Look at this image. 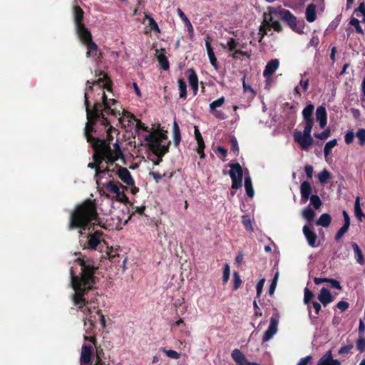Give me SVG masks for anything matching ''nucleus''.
Here are the masks:
<instances>
[{
    "mask_svg": "<svg viewBox=\"0 0 365 365\" xmlns=\"http://www.w3.org/2000/svg\"><path fill=\"white\" fill-rule=\"evenodd\" d=\"M106 88L110 91V81L106 74L101 73L98 79L85 91L84 103L88 120L86 127L90 125V130H93V124L96 120L107 127L110 121L109 116L118 118L120 115L117 101L107 98L104 91Z\"/></svg>",
    "mask_w": 365,
    "mask_h": 365,
    "instance_id": "nucleus-1",
    "label": "nucleus"
},
{
    "mask_svg": "<svg viewBox=\"0 0 365 365\" xmlns=\"http://www.w3.org/2000/svg\"><path fill=\"white\" fill-rule=\"evenodd\" d=\"M76 263L80 267V275H75L73 267L70 270L71 285L74 290L73 302L86 316L84 319V326L86 327V331L89 334L93 324L92 320L88 317L91 313V308L86 307L88 301L86 299L85 295L95 284L96 267L91 264V262L86 261L83 259H78Z\"/></svg>",
    "mask_w": 365,
    "mask_h": 365,
    "instance_id": "nucleus-2",
    "label": "nucleus"
},
{
    "mask_svg": "<svg viewBox=\"0 0 365 365\" xmlns=\"http://www.w3.org/2000/svg\"><path fill=\"white\" fill-rule=\"evenodd\" d=\"M93 130H90V125L85 128V135L87 141L91 144L95 151L93 155L94 163H89L88 167L96 169L95 177L97 178L100 174L109 173L110 171L108 168H104L103 165H101L103 161L106 160L107 164L112 165L120 158L121 151L117 140L112 143L113 140V133L116 132L112 126H109L106 129V138L103 139L93 137L91 135Z\"/></svg>",
    "mask_w": 365,
    "mask_h": 365,
    "instance_id": "nucleus-3",
    "label": "nucleus"
},
{
    "mask_svg": "<svg viewBox=\"0 0 365 365\" xmlns=\"http://www.w3.org/2000/svg\"><path fill=\"white\" fill-rule=\"evenodd\" d=\"M89 223L101 225L95 205L91 201H86L77 206L72 213L69 227L84 228Z\"/></svg>",
    "mask_w": 365,
    "mask_h": 365,
    "instance_id": "nucleus-4",
    "label": "nucleus"
},
{
    "mask_svg": "<svg viewBox=\"0 0 365 365\" xmlns=\"http://www.w3.org/2000/svg\"><path fill=\"white\" fill-rule=\"evenodd\" d=\"M314 106L313 104H309L302 110L303 123L304 128L303 131H295L293 134L294 140L304 150H308L313 144L314 139L311 135L312 129L314 125L313 113Z\"/></svg>",
    "mask_w": 365,
    "mask_h": 365,
    "instance_id": "nucleus-5",
    "label": "nucleus"
},
{
    "mask_svg": "<svg viewBox=\"0 0 365 365\" xmlns=\"http://www.w3.org/2000/svg\"><path fill=\"white\" fill-rule=\"evenodd\" d=\"M74 21L76 33L83 44L86 46V56L97 58L98 56V46L92 41L91 32L83 23V11L79 7H74Z\"/></svg>",
    "mask_w": 365,
    "mask_h": 365,
    "instance_id": "nucleus-6",
    "label": "nucleus"
},
{
    "mask_svg": "<svg viewBox=\"0 0 365 365\" xmlns=\"http://www.w3.org/2000/svg\"><path fill=\"white\" fill-rule=\"evenodd\" d=\"M277 15H279L284 21H285L289 26L297 32L302 34L303 31L297 29V19L295 16L288 10H281L277 11L274 8H268V12L264 14V23L265 26L272 28L276 31L282 30L281 25L278 21L274 20Z\"/></svg>",
    "mask_w": 365,
    "mask_h": 365,
    "instance_id": "nucleus-7",
    "label": "nucleus"
},
{
    "mask_svg": "<svg viewBox=\"0 0 365 365\" xmlns=\"http://www.w3.org/2000/svg\"><path fill=\"white\" fill-rule=\"evenodd\" d=\"M145 140L149 145L150 150L158 157V160L154 163L158 165L162 160V157L168 152L170 141L168 140L165 133L155 130L145 136Z\"/></svg>",
    "mask_w": 365,
    "mask_h": 365,
    "instance_id": "nucleus-8",
    "label": "nucleus"
},
{
    "mask_svg": "<svg viewBox=\"0 0 365 365\" xmlns=\"http://www.w3.org/2000/svg\"><path fill=\"white\" fill-rule=\"evenodd\" d=\"M104 187L107 191L114 195L113 197L117 201L123 203L128 201V198L125 194V190H127V187L118 181L110 180L106 182Z\"/></svg>",
    "mask_w": 365,
    "mask_h": 365,
    "instance_id": "nucleus-9",
    "label": "nucleus"
},
{
    "mask_svg": "<svg viewBox=\"0 0 365 365\" xmlns=\"http://www.w3.org/2000/svg\"><path fill=\"white\" fill-rule=\"evenodd\" d=\"M229 166L230 168L229 174L232 180V188L238 189L242 185V168L238 163H231Z\"/></svg>",
    "mask_w": 365,
    "mask_h": 365,
    "instance_id": "nucleus-10",
    "label": "nucleus"
},
{
    "mask_svg": "<svg viewBox=\"0 0 365 365\" xmlns=\"http://www.w3.org/2000/svg\"><path fill=\"white\" fill-rule=\"evenodd\" d=\"M116 170L112 169L110 172L115 173L121 181L126 185H133L134 179L131 175L130 171L125 168L118 165L115 166Z\"/></svg>",
    "mask_w": 365,
    "mask_h": 365,
    "instance_id": "nucleus-11",
    "label": "nucleus"
},
{
    "mask_svg": "<svg viewBox=\"0 0 365 365\" xmlns=\"http://www.w3.org/2000/svg\"><path fill=\"white\" fill-rule=\"evenodd\" d=\"M302 231L304 235L307 239L308 245L311 247H317L318 246V243L317 241V235L314 232V229L312 227L306 225L303 227Z\"/></svg>",
    "mask_w": 365,
    "mask_h": 365,
    "instance_id": "nucleus-12",
    "label": "nucleus"
},
{
    "mask_svg": "<svg viewBox=\"0 0 365 365\" xmlns=\"http://www.w3.org/2000/svg\"><path fill=\"white\" fill-rule=\"evenodd\" d=\"M102 233L96 231L93 234H91L88 237V242L85 245V249L96 250L102 242Z\"/></svg>",
    "mask_w": 365,
    "mask_h": 365,
    "instance_id": "nucleus-13",
    "label": "nucleus"
},
{
    "mask_svg": "<svg viewBox=\"0 0 365 365\" xmlns=\"http://www.w3.org/2000/svg\"><path fill=\"white\" fill-rule=\"evenodd\" d=\"M279 323V318L277 316L272 317L270 318V323L267 330L264 332L263 336V341H268L277 331V326Z\"/></svg>",
    "mask_w": 365,
    "mask_h": 365,
    "instance_id": "nucleus-14",
    "label": "nucleus"
},
{
    "mask_svg": "<svg viewBox=\"0 0 365 365\" xmlns=\"http://www.w3.org/2000/svg\"><path fill=\"white\" fill-rule=\"evenodd\" d=\"M300 202L302 204H304L307 202L308 199L310 198L312 193V186L309 182L304 181L302 182L300 185Z\"/></svg>",
    "mask_w": 365,
    "mask_h": 365,
    "instance_id": "nucleus-15",
    "label": "nucleus"
},
{
    "mask_svg": "<svg viewBox=\"0 0 365 365\" xmlns=\"http://www.w3.org/2000/svg\"><path fill=\"white\" fill-rule=\"evenodd\" d=\"M231 356L236 365H251V362L247 361L245 355L238 349L232 350Z\"/></svg>",
    "mask_w": 365,
    "mask_h": 365,
    "instance_id": "nucleus-16",
    "label": "nucleus"
},
{
    "mask_svg": "<svg viewBox=\"0 0 365 365\" xmlns=\"http://www.w3.org/2000/svg\"><path fill=\"white\" fill-rule=\"evenodd\" d=\"M316 119L321 128H324L327 123V113L324 106H319L316 110Z\"/></svg>",
    "mask_w": 365,
    "mask_h": 365,
    "instance_id": "nucleus-17",
    "label": "nucleus"
},
{
    "mask_svg": "<svg viewBox=\"0 0 365 365\" xmlns=\"http://www.w3.org/2000/svg\"><path fill=\"white\" fill-rule=\"evenodd\" d=\"M317 365H341L337 359H334L331 351H328L318 361Z\"/></svg>",
    "mask_w": 365,
    "mask_h": 365,
    "instance_id": "nucleus-18",
    "label": "nucleus"
},
{
    "mask_svg": "<svg viewBox=\"0 0 365 365\" xmlns=\"http://www.w3.org/2000/svg\"><path fill=\"white\" fill-rule=\"evenodd\" d=\"M318 299L324 306H327L329 303L332 302L334 298L329 289L323 287L321 289L318 295Z\"/></svg>",
    "mask_w": 365,
    "mask_h": 365,
    "instance_id": "nucleus-19",
    "label": "nucleus"
},
{
    "mask_svg": "<svg viewBox=\"0 0 365 365\" xmlns=\"http://www.w3.org/2000/svg\"><path fill=\"white\" fill-rule=\"evenodd\" d=\"M279 62L277 59L271 60L267 63L263 71V75L265 77L272 76L278 68Z\"/></svg>",
    "mask_w": 365,
    "mask_h": 365,
    "instance_id": "nucleus-20",
    "label": "nucleus"
},
{
    "mask_svg": "<svg viewBox=\"0 0 365 365\" xmlns=\"http://www.w3.org/2000/svg\"><path fill=\"white\" fill-rule=\"evenodd\" d=\"M205 46H206V50H207V56L210 59V63L215 68V69L217 70L218 68L217 58L215 57L214 51L211 46V44H210V42L208 38H207V39L205 40Z\"/></svg>",
    "mask_w": 365,
    "mask_h": 365,
    "instance_id": "nucleus-21",
    "label": "nucleus"
},
{
    "mask_svg": "<svg viewBox=\"0 0 365 365\" xmlns=\"http://www.w3.org/2000/svg\"><path fill=\"white\" fill-rule=\"evenodd\" d=\"M91 357V346H83L81 355V361L83 364H88Z\"/></svg>",
    "mask_w": 365,
    "mask_h": 365,
    "instance_id": "nucleus-22",
    "label": "nucleus"
},
{
    "mask_svg": "<svg viewBox=\"0 0 365 365\" xmlns=\"http://www.w3.org/2000/svg\"><path fill=\"white\" fill-rule=\"evenodd\" d=\"M189 72H190V74L188 76L189 84H190V87L192 88V89H193L195 93H196L198 90L197 76L192 69H190L189 71Z\"/></svg>",
    "mask_w": 365,
    "mask_h": 365,
    "instance_id": "nucleus-23",
    "label": "nucleus"
},
{
    "mask_svg": "<svg viewBox=\"0 0 365 365\" xmlns=\"http://www.w3.org/2000/svg\"><path fill=\"white\" fill-rule=\"evenodd\" d=\"M351 246L353 247V250L354 252V257H355L356 262L359 264L363 265L364 264V255L362 254V252H361L360 247L355 242H353L351 244Z\"/></svg>",
    "mask_w": 365,
    "mask_h": 365,
    "instance_id": "nucleus-24",
    "label": "nucleus"
},
{
    "mask_svg": "<svg viewBox=\"0 0 365 365\" xmlns=\"http://www.w3.org/2000/svg\"><path fill=\"white\" fill-rule=\"evenodd\" d=\"M306 19L308 22H313L316 19V6L311 4L306 9Z\"/></svg>",
    "mask_w": 365,
    "mask_h": 365,
    "instance_id": "nucleus-25",
    "label": "nucleus"
},
{
    "mask_svg": "<svg viewBox=\"0 0 365 365\" xmlns=\"http://www.w3.org/2000/svg\"><path fill=\"white\" fill-rule=\"evenodd\" d=\"M331 221V216L327 213H324L319 217L318 220L316 222V225L322 226L324 227H327L330 225Z\"/></svg>",
    "mask_w": 365,
    "mask_h": 365,
    "instance_id": "nucleus-26",
    "label": "nucleus"
},
{
    "mask_svg": "<svg viewBox=\"0 0 365 365\" xmlns=\"http://www.w3.org/2000/svg\"><path fill=\"white\" fill-rule=\"evenodd\" d=\"M244 185L247 196L252 197L254 196L255 192L252 187L251 178L249 175L245 177Z\"/></svg>",
    "mask_w": 365,
    "mask_h": 365,
    "instance_id": "nucleus-27",
    "label": "nucleus"
},
{
    "mask_svg": "<svg viewBox=\"0 0 365 365\" xmlns=\"http://www.w3.org/2000/svg\"><path fill=\"white\" fill-rule=\"evenodd\" d=\"M157 58L158 61L163 70H168L169 68L168 61L163 52L157 51Z\"/></svg>",
    "mask_w": 365,
    "mask_h": 365,
    "instance_id": "nucleus-28",
    "label": "nucleus"
},
{
    "mask_svg": "<svg viewBox=\"0 0 365 365\" xmlns=\"http://www.w3.org/2000/svg\"><path fill=\"white\" fill-rule=\"evenodd\" d=\"M195 137L198 145L197 153H200V150L205 148V143L197 126H195Z\"/></svg>",
    "mask_w": 365,
    "mask_h": 365,
    "instance_id": "nucleus-29",
    "label": "nucleus"
},
{
    "mask_svg": "<svg viewBox=\"0 0 365 365\" xmlns=\"http://www.w3.org/2000/svg\"><path fill=\"white\" fill-rule=\"evenodd\" d=\"M302 217L307 220L311 222L315 217V212L310 207V205L305 207L302 212Z\"/></svg>",
    "mask_w": 365,
    "mask_h": 365,
    "instance_id": "nucleus-30",
    "label": "nucleus"
},
{
    "mask_svg": "<svg viewBox=\"0 0 365 365\" xmlns=\"http://www.w3.org/2000/svg\"><path fill=\"white\" fill-rule=\"evenodd\" d=\"M354 213L356 218H358L359 220H362V218L364 217V215L360 206V197L359 196H357L355 200Z\"/></svg>",
    "mask_w": 365,
    "mask_h": 365,
    "instance_id": "nucleus-31",
    "label": "nucleus"
},
{
    "mask_svg": "<svg viewBox=\"0 0 365 365\" xmlns=\"http://www.w3.org/2000/svg\"><path fill=\"white\" fill-rule=\"evenodd\" d=\"M178 88L180 91V98H185L187 96V86L182 79H178Z\"/></svg>",
    "mask_w": 365,
    "mask_h": 365,
    "instance_id": "nucleus-32",
    "label": "nucleus"
},
{
    "mask_svg": "<svg viewBox=\"0 0 365 365\" xmlns=\"http://www.w3.org/2000/svg\"><path fill=\"white\" fill-rule=\"evenodd\" d=\"M336 144L337 140L336 139L331 140L325 144L324 148L325 157H327L330 154L332 148H334L336 145Z\"/></svg>",
    "mask_w": 365,
    "mask_h": 365,
    "instance_id": "nucleus-33",
    "label": "nucleus"
},
{
    "mask_svg": "<svg viewBox=\"0 0 365 365\" xmlns=\"http://www.w3.org/2000/svg\"><path fill=\"white\" fill-rule=\"evenodd\" d=\"M160 350L169 358L178 359L180 357V354L175 350H167L163 347H161Z\"/></svg>",
    "mask_w": 365,
    "mask_h": 365,
    "instance_id": "nucleus-34",
    "label": "nucleus"
},
{
    "mask_svg": "<svg viewBox=\"0 0 365 365\" xmlns=\"http://www.w3.org/2000/svg\"><path fill=\"white\" fill-rule=\"evenodd\" d=\"M225 99L222 96V97L214 101L213 102H212L209 106L210 111L213 112L214 110H216L217 108L222 106L223 105V103H225Z\"/></svg>",
    "mask_w": 365,
    "mask_h": 365,
    "instance_id": "nucleus-35",
    "label": "nucleus"
},
{
    "mask_svg": "<svg viewBox=\"0 0 365 365\" xmlns=\"http://www.w3.org/2000/svg\"><path fill=\"white\" fill-rule=\"evenodd\" d=\"M309 199L310 205H312L316 210L319 209L322 205V201L318 195H312Z\"/></svg>",
    "mask_w": 365,
    "mask_h": 365,
    "instance_id": "nucleus-36",
    "label": "nucleus"
},
{
    "mask_svg": "<svg viewBox=\"0 0 365 365\" xmlns=\"http://www.w3.org/2000/svg\"><path fill=\"white\" fill-rule=\"evenodd\" d=\"M349 24L351 26H354L356 31L357 33L361 34H364L363 29H362L361 26H360L359 21L356 18L351 17L350 19Z\"/></svg>",
    "mask_w": 365,
    "mask_h": 365,
    "instance_id": "nucleus-37",
    "label": "nucleus"
},
{
    "mask_svg": "<svg viewBox=\"0 0 365 365\" xmlns=\"http://www.w3.org/2000/svg\"><path fill=\"white\" fill-rule=\"evenodd\" d=\"M145 19L148 21V24H149V26L150 27V29L158 33H160V29L158 26V24L156 23V21L154 20L153 18H152L151 16H148V15H145Z\"/></svg>",
    "mask_w": 365,
    "mask_h": 365,
    "instance_id": "nucleus-38",
    "label": "nucleus"
},
{
    "mask_svg": "<svg viewBox=\"0 0 365 365\" xmlns=\"http://www.w3.org/2000/svg\"><path fill=\"white\" fill-rule=\"evenodd\" d=\"M356 137L359 140V143L361 146L365 144V129H359L356 133Z\"/></svg>",
    "mask_w": 365,
    "mask_h": 365,
    "instance_id": "nucleus-39",
    "label": "nucleus"
},
{
    "mask_svg": "<svg viewBox=\"0 0 365 365\" xmlns=\"http://www.w3.org/2000/svg\"><path fill=\"white\" fill-rule=\"evenodd\" d=\"M361 14L363 16L362 21L365 22V3L361 2L359 6L354 10V14L359 16V14Z\"/></svg>",
    "mask_w": 365,
    "mask_h": 365,
    "instance_id": "nucleus-40",
    "label": "nucleus"
},
{
    "mask_svg": "<svg viewBox=\"0 0 365 365\" xmlns=\"http://www.w3.org/2000/svg\"><path fill=\"white\" fill-rule=\"evenodd\" d=\"M320 182L325 183L330 178V173L327 170H322L318 175Z\"/></svg>",
    "mask_w": 365,
    "mask_h": 365,
    "instance_id": "nucleus-41",
    "label": "nucleus"
},
{
    "mask_svg": "<svg viewBox=\"0 0 365 365\" xmlns=\"http://www.w3.org/2000/svg\"><path fill=\"white\" fill-rule=\"evenodd\" d=\"M242 224L244 225L245 229L249 231V232H252L253 231V227H252V221L250 218H248L247 216H243L242 217Z\"/></svg>",
    "mask_w": 365,
    "mask_h": 365,
    "instance_id": "nucleus-42",
    "label": "nucleus"
},
{
    "mask_svg": "<svg viewBox=\"0 0 365 365\" xmlns=\"http://www.w3.org/2000/svg\"><path fill=\"white\" fill-rule=\"evenodd\" d=\"M314 294L312 291L309 290L307 288L304 289V302L306 304H308L311 299L313 298Z\"/></svg>",
    "mask_w": 365,
    "mask_h": 365,
    "instance_id": "nucleus-43",
    "label": "nucleus"
},
{
    "mask_svg": "<svg viewBox=\"0 0 365 365\" xmlns=\"http://www.w3.org/2000/svg\"><path fill=\"white\" fill-rule=\"evenodd\" d=\"M349 226L343 225L336 232L335 238L336 240H340L343 235L348 231Z\"/></svg>",
    "mask_w": 365,
    "mask_h": 365,
    "instance_id": "nucleus-44",
    "label": "nucleus"
},
{
    "mask_svg": "<svg viewBox=\"0 0 365 365\" xmlns=\"http://www.w3.org/2000/svg\"><path fill=\"white\" fill-rule=\"evenodd\" d=\"M356 348L361 352L365 351V339L364 338L361 336L358 339V340L356 341Z\"/></svg>",
    "mask_w": 365,
    "mask_h": 365,
    "instance_id": "nucleus-45",
    "label": "nucleus"
},
{
    "mask_svg": "<svg viewBox=\"0 0 365 365\" xmlns=\"http://www.w3.org/2000/svg\"><path fill=\"white\" fill-rule=\"evenodd\" d=\"M354 133L352 130L348 131L344 135L345 143L348 145L352 143L354 139Z\"/></svg>",
    "mask_w": 365,
    "mask_h": 365,
    "instance_id": "nucleus-46",
    "label": "nucleus"
},
{
    "mask_svg": "<svg viewBox=\"0 0 365 365\" xmlns=\"http://www.w3.org/2000/svg\"><path fill=\"white\" fill-rule=\"evenodd\" d=\"M330 135H331L330 130L327 129L321 133H315L314 136L317 138H319L320 140H325V139L328 138L330 136Z\"/></svg>",
    "mask_w": 365,
    "mask_h": 365,
    "instance_id": "nucleus-47",
    "label": "nucleus"
},
{
    "mask_svg": "<svg viewBox=\"0 0 365 365\" xmlns=\"http://www.w3.org/2000/svg\"><path fill=\"white\" fill-rule=\"evenodd\" d=\"M230 273V267L227 264H225L224 266L223 276H222V279H223L224 283H227V281L229 280Z\"/></svg>",
    "mask_w": 365,
    "mask_h": 365,
    "instance_id": "nucleus-48",
    "label": "nucleus"
},
{
    "mask_svg": "<svg viewBox=\"0 0 365 365\" xmlns=\"http://www.w3.org/2000/svg\"><path fill=\"white\" fill-rule=\"evenodd\" d=\"M234 289H237L241 285V279L237 272H234Z\"/></svg>",
    "mask_w": 365,
    "mask_h": 365,
    "instance_id": "nucleus-49",
    "label": "nucleus"
},
{
    "mask_svg": "<svg viewBox=\"0 0 365 365\" xmlns=\"http://www.w3.org/2000/svg\"><path fill=\"white\" fill-rule=\"evenodd\" d=\"M264 281H265L264 279H262L257 284L256 289H257V297H259L260 296V294L262 292Z\"/></svg>",
    "mask_w": 365,
    "mask_h": 365,
    "instance_id": "nucleus-50",
    "label": "nucleus"
},
{
    "mask_svg": "<svg viewBox=\"0 0 365 365\" xmlns=\"http://www.w3.org/2000/svg\"><path fill=\"white\" fill-rule=\"evenodd\" d=\"M237 46V42L234 38H230L227 43V47L230 51H234Z\"/></svg>",
    "mask_w": 365,
    "mask_h": 365,
    "instance_id": "nucleus-51",
    "label": "nucleus"
},
{
    "mask_svg": "<svg viewBox=\"0 0 365 365\" xmlns=\"http://www.w3.org/2000/svg\"><path fill=\"white\" fill-rule=\"evenodd\" d=\"M124 118H128V120L130 122L131 120H135V116L129 113V112H127V111H123V117H119V120L123 121L124 120Z\"/></svg>",
    "mask_w": 365,
    "mask_h": 365,
    "instance_id": "nucleus-52",
    "label": "nucleus"
},
{
    "mask_svg": "<svg viewBox=\"0 0 365 365\" xmlns=\"http://www.w3.org/2000/svg\"><path fill=\"white\" fill-rule=\"evenodd\" d=\"M354 346L352 344H349L344 346H342L339 350V354H348L352 349Z\"/></svg>",
    "mask_w": 365,
    "mask_h": 365,
    "instance_id": "nucleus-53",
    "label": "nucleus"
},
{
    "mask_svg": "<svg viewBox=\"0 0 365 365\" xmlns=\"http://www.w3.org/2000/svg\"><path fill=\"white\" fill-rule=\"evenodd\" d=\"M328 282L330 284L331 287L339 290L341 289V286L340 285V283L338 280L334 279H329Z\"/></svg>",
    "mask_w": 365,
    "mask_h": 365,
    "instance_id": "nucleus-54",
    "label": "nucleus"
},
{
    "mask_svg": "<svg viewBox=\"0 0 365 365\" xmlns=\"http://www.w3.org/2000/svg\"><path fill=\"white\" fill-rule=\"evenodd\" d=\"M336 306L341 312H344L349 308V303L345 301H340L337 303Z\"/></svg>",
    "mask_w": 365,
    "mask_h": 365,
    "instance_id": "nucleus-55",
    "label": "nucleus"
},
{
    "mask_svg": "<svg viewBox=\"0 0 365 365\" xmlns=\"http://www.w3.org/2000/svg\"><path fill=\"white\" fill-rule=\"evenodd\" d=\"M304 171L307 175L308 178H312L313 176V168L312 165H307L304 167Z\"/></svg>",
    "mask_w": 365,
    "mask_h": 365,
    "instance_id": "nucleus-56",
    "label": "nucleus"
},
{
    "mask_svg": "<svg viewBox=\"0 0 365 365\" xmlns=\"http://www.w3.org/2000/svg\"><path fill=\"white\" fill-rule=\"evenodd\" d=\"M312 359V356H307L304 358H302L297 365H307Z\"/></svg>",
    "mask_w": 365,
    "mask_h": 365,
    "instance_id": "nucleus-57",
    "label": "nucleus"
},
{
    "mask_svg": "<svg viewBox=\"0 0 365 365\" xmlns=\"http://www.w3.org/2000/svg\"><path fill=\"white\" fill-rule=\"evenodd\" d=\"M177 13L184 23L189 21V19L185 16V14L180 8L177 9Z\"/></svg>",
    "mask_w": 365,
    "mask_h": 365,
    "instance_id": "nucleus-58",
    "label": "nucleus"
},
{
    "mask_svg": "<svg viewBox=\"0 0 365 365\" xmlns=\"http://www.w3.org/2000/svg\"><path fill=\"white\" fill-rule=\"evenodd\" d=\"M211 113H213L215 117L218 119L224 120L226 118L225 114L224 113H222V111L214 110L213 112H211Z\"/></svg>",
    "mask_w": 365,
    "mask_h": 365,
    "instance_id": "nucleus-59",
    "label": "nucleus"
},
{
    "mask_svg": "<svg viewBox=\"0 0 365 365\" xmlns=\"http://www.w3.org/2000/svg\"><path fill=\"white\" fill-rule=\"evenodd\" d=\"M150 175L153 176V178L158 182L160 180H161L164 175H161L160 173H158V172H151L150 173Z\"/></svg>",
    "mask_w": 365,
    "mask_h": 365,
    "instance_id": "nucleus-60",
    "label": "nucleus"
},
{
    "mask_svg": "<svg viewBox=\"0 0 365 365\" xmlns=\"http://www.w3.org/2000/svg\"><path fill=\"white\" fill-rule=\"evenodd\" d=\"M238 55H242V56H247L249 57V55L247 54L246 52H244L241 50H235L234 51V53H232V58H238Z\"/></svg>",
    "mask_w": 365,
    "mask_h": 365,
    "instance_id": "nucleus-61",
    "label": "nucleus"
},
{
    "mask_svg": "<svg viewBox=\"0 0 365 365\" xmlns=\"http://www.w3.org/2000/svg\"><path fill=\"white\" fill-rule=\"evenodd\" d=\"M299 84L302 87L303 90L304 91H306L308 88L309 80L308 79L304 80L303 78H302L299 82Z\"/></svg>",
    "mask_w": 365,
    "mask_h": 365,
    "instance_id": "nucleus-62",
    "label": "nucleus"
},
{
    "mask_svg": "<svg viewBox=\"0 0 365 365\" xmlns=\"http://www.w3.org/2000/svg\"><path fill=\"white\" fill-rule=\"evenodd\" d=\"M174 143L175 146H178L180 142L181 135L180 133H177L173 134Z\"/></svg>",
    "mask_w": 365,
    "mask_h": 365,
    "instance_id": "nucleus-63",
    "label": "nucleus"
},
{
    "mask_svg": "<svg viewBox=\"0 0 365 365\" xmlns=\"http://www.w3.org/2000/svg\"><path fill=\"white\" fill-rule=\"evenodd\" d=\"M312 307L314 309L315 314L317 315L321 310V304L317 302H314L312 303Z\"/></svg>",
    "mask_w": 365,
    "mask_h": 365,
    "instance_id": "nucleus-64",
    "label": "nucleus"
}]
</instances>
